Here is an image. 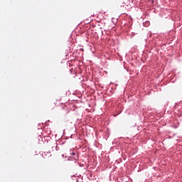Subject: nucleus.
I'll use <instances>...</instances> for the list:
<instances>
[{
	"label": "nucleus",
	"instance_id": "f257e3e1",
	"mask_svg": "<svg viewBox=\"0 0 182 182\" xmlns=\"http://www.w3.org/2000/svg\"><path fill=\"white\" fill-rule=\"evenodd\" d=\"M71 154H72L73 156H76V153H75V152H73Z\"/></svg>",
	"mask_w": 182,
	"mask_h": 182
}]
</instances>
